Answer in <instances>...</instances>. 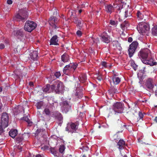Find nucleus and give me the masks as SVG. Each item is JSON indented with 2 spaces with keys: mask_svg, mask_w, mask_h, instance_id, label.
<instances>
[{
  "mask_svg": "<svg viewBox=\"0 0 157 157\" xmlns=\"http://www.w3.org/2000/svg\"><path fill=\"white\" fill-rule=\"evenodd\" d=\"M17 148L20 151H22V148L20 146L18 145L17 147Z\"/></svg>",
  "mask_w": 157,
  "mask_h": 157,
  "instance_id": "50",
  "label": "nucleus"
},
{
  "mask_svg": "<svg viewBox=\"0 0 157 157\" xmlns=\"http://www.w3.org/2000/svg\"><path fill=\"white\" fill-rule=\"evenodd\" d=\"M146 87L150 90L151 92L153 93L154 91L153 88L154 86L153 80L151 78H148L147 80L146 83Z\"/></svg>",
  "mask_w": 157,
  "mask_h": 157,
  "instance_id": "13",
  "label": "nucleus"
},
{
  "mask_svg": "<svg viewBox=\"0 0 157 157\" xmlns=\"http://www.w3.org/2000/svg\"><path fill=\"white\" fill-rule=\"evenodd\" d=\"M50 150L51 151L52 153L53 154H54V149L53 148H50Z\"/></svg>",
  "mask_w": 157,
  "mask_h": 157,
  "instance_id": "54",
  "label": "nucleus"
},
{
  "mask_svg": "<svg viewBox=\"0 0 157 157\" xmlns=\"http://www.w3.org/2000/svg\"><path fill=\"white\" fill-rule=\"evenodd\" d=\"M43 132V130L42 129H37L36 131V135L38 136H42Z\"/></svg>",
  "mask_w": 157,
  "mask_h": 157,
  "instance_id": "35",
  "label": "nucleus"
},
{
  "mask_svg": "<svg viewBox=\"0 0 157 157\" xmlns=\"http://www.w3.org/2000/svg\"><path fill=\"white\" fill-rule=\"evenodd\" d=\"M17 134V131L16 129H12L9 132V135L13 138H14Z\"/></svg>",
  "mask_w": 157,
  "mask_h": 157,
  "instance_id": "29",
  "label": "nucleus"
},
{
  "mask_svg": "<svg viewBox=\"0 0 157 157\" xmlns=\"http://www.w3.org/2000/svg\"><path fill=\"white\" fill-rule=\"evenodd\" d=\"M137 18L138 20H142L143 18V15L140 12V11L138 10L136 13Z\"/></svg>",
  "mask_w": 157,
  "mask_h": 157,
  "instance_id": "33",
  "label": "nucleus"
},
{
  "mask_svg": "<svg viewBox=\"0 0 157 157\" xmlns=\"http://www.w3.org/2000/svg\"><path fill=\"white\" fill-rule=\"evenodd\" d=\"M8 122L9 117L7 113H2L1 119V124L3 125L4 127H7L8 126Z\"/></svg>",
  "mask_w": 157,
  "mask_h": 157,
  "instance_id": "10",
  "label": "nucleus"
},
{
  "mask_svg": "<svg viewBox=\"0 0 157 157\" xmlns=\"http://www.w3.org/2000/svg\"><path fill=\"white\" fill-rule=\"evenodd\" d=\"M29 137V134L28 133H25L22 135L21 136H18L16 138V140L17 143H20L24 139V138L26 137Z\"/></svg>",
  "mask_w": 157,
  "mask_h": 157,
  "instance_id": "25",
  "label": "nucleus"
},
{
  "mask_svg": "<svg viewBox=\"0 0 157 157\" xmlns=\"http://www.w3.org/2000/svg\"><path fill=\"white\" fill-rule=\"evenodd\" d=\"M122 7H123V6H121V7H120L119 8V10L122 9Z\"/></svg>",
  "mask_w": 157,
  "mask_h": 157,
  "instance_id": "63",
  "label": "nucleus"
},
{
  "mask_svg": "<svg viewBox=\"0 0 157 157\" xmlns=\"http://www.w3.org/2000/svg\"><path fill=\"white\" fill-rule=\"evenodd\" d=\"M7 3L9 5H11L13 1L11 0H7Z\"/></svg>",
  "mask_w": 157,
  "mask_h": 157,
  "instance_id": "49",
  "label": "nucleus"
},
{
  "mask_svg": "<svg viewBox=\"0 0 157 157\" xmlns=\"http://www.w3.org/2000/svg\"><path fill=\"white\" fill-rule=\"evenodd\" d=\"M113 109L116 112L121 113L123 112L124 109V104L120 102H117L113 105Z\"/></svg>",
  "mask_w": 157,
  "mask_h": 157,
  "instance_id": "7",
  "label": "nucleus"
},
{
  "mask_svg": "<svg viewBox=\"0 0 157 157\" xmlns=\"http://www.w3.org/2000/svg\"><path fill=\"white\" fill-rule=\"evenodd\" d=\"M29 57L30 59L34 61H36L38 58V53L36 51H34L31 52L29 54Z\"/></svg>",
  "mask_w": 157,
  "mask_h": 157,
  "instance_id": "20",
  "label": "nucleus"
},
{
  "mask_svg": "<svg viewBox=\"0 0 157 157\" xmlns=\"http://www.w3.org/2000/svg\"><path fill=\"white\" fill-rule=\"evenodd\" d=\"M155 95L157 96V89H156L155 91Z\"/></svg>",
  "mask_w": 157,
  "mask_h": 157,
  "instance_id": "61",
  "label": "nucleus"
},
{
  "mask_svg": "<svg viewBox=\"0 0 157 157\" xmlns=\"http://www.w3.org/2000/svg\"><path fill=\"white\" fill-rule=\"evenodd\" d=\"M69 124L70 126V129H69L68 128H66V131H68L69 132L71 133L77 132L79 125V122L78 121H76L75 122H70Z\"/></svg>",
  "mask_w": 157,
  "mask_h": 157,
  "instance_id": "4",
  "label": "nucleus"
},
{
  "mask_svg": "<svg viewBox=\"0 0 157 157\" xmlns=\"http://www.w3.org/2000/svg\"><path fill=\"white\" fill-rule=\"evenodd\" d=\"M21 120H24L27 122L29 124H32V122L30 121L27 116L21 118Z\"/></svg>",
  "mask_w": 157,
  "mask_h": 157,
  "instance_id": "37",
  "label": "nucleus"
},
{
  "mask_svg": "<svg viewBox=\"0 0 157 157\" xmlns=\"http://www.w3.org/2000/svg\"><path fill=\"white\" fill-rule=\"evenodd\" d=\"M52 85H54L55 87L54 89L55 90H59L58 92H55L57 94H59L61 91L62 90L63 86V83L61 82H56L54 84Z\"/></svg>",
  "mask_w": 157,
  "mask_h": 157,
  "instance_id": "19",
  "label": "nucleus"
},
{
  "mask_svg": "<svg viewBox=\"0 0 157 157\" xmlns=\"http://www.w3.org/2000/svg\"><path fill=\"white\" fill-rule=\"evenodd\" d=\"M2 87H0V92H2Z\"/></svg>",
  "mask_w": 157,
  "mask_h": 157,
  "instance_id": "62",
  "label": "nucleus"
},
{
  "mask_svg": "<svg viewBox=\"0 0 157 157\" xmlns=\"http://www.w3.org/2000/svg\"><path fill=\"white\" fill-rule=\"evenodd\" d=\"M154 121H155L156 123H157V117H156L154 119Z\"/></svg>",
  "mask_w": 157,
  "mask_h": 157,
  "instance_id": "56",
  "label": "nucleus"
},
{
  "mask_svg": "<svg viewBox=\"0 0 157 157\" xmlns=\"http://www.w3.org/2000/svg\"><path fill=\"white\" fill-rule=\"evenodd\" d=\"M117 21H114L111 20L110 21L109 23L111 25H113V26H115L117 25Z\"/></svg>",
  "mask_w": 157,
  "mask_h": 157,
  "instance_id": "41",
  "label": "nucleus"
},
{
  "mask_svg": "<svg viewBox=\"0 0 157 157\" xmlns=\"http://www.w3.org/2000/svg\"><path fill=\"white\" fill-rule=\"evenodd\" d=\"M57 21V18L54 16L51 17L48 21L49 24L54 29H56L58 28L56 24Z\"/></svg>",
  "mask_w": 157,
  "mask_h": 157,
  "instance_id": "16",
  "label": "nucleus"
},
{
  "mask_svg": "<svg viewBox=\"0 0 157 157\" xmlns=\"http://www.w3.org/2000/svg\"><path fill=\"white\" fill-rule=\"evenodd\" d=\"M125 145V142L123 139H121L119 140L117 144V146H118V148L120 149H122Z\"/></svg>",
  "mask_w": 157,
  "mask_h": 157,
  "instance_id": "24",
  "label": "nucleus"
},
{
  "mask_svg": "<svg viewBox=\"0 0 157 157\" xmlns=\"http://www.w3.org/2000/svg\"><path fill=\"white\" fill-rule=\"evenodd\" d=\"M138 43L136 41H133L129 45L128 50L129 56L131 57L135 53L137 47L138 45Z\"/></svg>",
  "mask_w": 157,
  "mask_h": 157,
  "instance_id": "5",
  "label": "nucleus"
},
{
  "mask_svg": "<svg viewBox=\"0 0 157 157\" xmlns=\"http://www.w3.org/2000/svg\"><path fill=\"white\" fill-rule=\"evenodd\" d=\"M5 46L3 44H0V49H3L5 48Z\"/></svg>",
  "mask_w": 157,
  "mask_h": 157,
  "instance_id": "48",
  "label": "nucleus"
},
{
  "mask_svg": "<svg viewBox=\"0 0 157 157\" xmlns=\"http://www.w3.org/2000/svg\"><path fill=\"white\" fill-rule=\"evenodd\" d=\"M116 77V75L115 74L113 75L112 77Z\"/></svg>",
  "mask_w": 157,
  "mask_h": 157,
  "instance_id": "64",
  "label": "nucleus"
},
{
  "mask_svg": "<svg viewBox=\"0 0 157 157\" xmlns=\"http://www.w3.org/2000/svg\"><path fill=\"white\" fill-rule=\"evenodd\" d=\"M137 116L136 115V118L134 119L136 122H141L143 121L144 115L143 113L140 111H139L138 113H137Z\"/></svg>",
  "mask_w": 157,
  "mask_h": 157,
  "instance_id": "23",
  "label": "nucleus"
},
{
  "mask_svg": "<svg viewBox=\"0 0 157 157\" xmlns=\"http://www.w3.org/2000/svg\"><path fill=\"white\" fill-rule=\"evenodd\" d=\"M82 94H81V95H80L79 96H78V98H82Z\"/></svg>",
  "mask_w": 157,
  "mask_h": 157,
  "instance_id": "60",
  "label": "nucleus"
},
{
  "mask_svg": "<svg viewBox=\"0 0 157 157\" xmlns=\"http://www.w3.org/2000/svg\"><path fill=\"white\" fill-rule=\"evenodd\" d=\"M78 79L81 82L84 83L87 80V76L86 74H82L79 76Z\"/></svg>",
  "mask_w": 157,
  "mask_h": 157,
  "instance_id": "27",
  "label": "nucleus"
},
{
  "mask_svg": "<svg viewBox=\"0 0 157 157\" xmlns=\"http://www.w3.org/2000/svg\"><path fill=\"white\" fill-rule=\"evenodd\" d=\"M28 17L27 12L26 9L20 10L18 14L16 16L17 18L20 19L23 22L27 20Z\"/></svg>",
  "mask_w": 157,
  "mask_h": 157,
  "instance_id": "6",
  "label": "nucleus"
},
{
  "mask_svg": "<svg viewBox=\"0 0 157 157\" xmlns=\"http://www.w3.org/2000/svg\"><path fill=\"white\" fill-rule=\"evenodd\" d=\"M132 66L133 67V68L135 71H136L137 69V66L136 65L135 63H132Z\"/></svg>",
  "mask_w": 157,
  "mask_h": 157,
  "instance_id": "44",
  "label": "nucleus"
},
{
  "mask_svg": "<svg viewBox=\"0 0 157 157\" xmlns=\"http://www.w3.org/2000/svg\"><path fill=\"white\" fill-rule=\"evenodd\" d=\"M101 40L104 43L108 44L112 41L110 36L108 35L107 33L105 32H104L101 34Z\"/></svg>",
  "mask_w": 157,
  "mask_h": 157,
  "instance_id": "11",
  "label": "nucleus"
},
{
  "mask_svg": "<svg viewBox=\"0 0 157 157\" xmlns=\"http://www.w3.org/2000/svg\"><path fill=\"white\" fill-rule=\"evenodd\" d=\"M55 87L54 85H50L49 84L47 85L46 86L44 89V91L50 93L52 92H58L59 90H55Z\"/></svg>",
  "mask_w": 157,
  "mask_h": 157,
  "instance_id": "14",
  "label": "nucleus"
},
{
  "mask_svg": "<svg viewBox=\"0 0 157 157\" xmlns=\"http://www.w3.org/2000/svg\"><path fill=\"white\" fill-rule=\"evenodd\" d=\"M142 62L144 64L149 65L151 66L155 65L157 64V63L156 62H155L152 58L148 59L147 58V59H146L145 60H143Z\"/></svg>",
  "mask_w": 157,
  "mask_h": 157,
  "instance_id": "17",
  "label": "nucleus"
},
{
  "mask_svg": "<svg viewBox=\"0 0 157 157\" xmlns=\"http://www.w3.org/2000/svg\"><path fill=\"white\" fill-rule=\"evenodd\" d=\"M150 52V50L147 48L141 49L138 53V56L143 62V60H145L148 57Z\"/></svg>",
  "mask_w": 157,
  "mask_h": 157,
  "instance_id": "3",
  "label": "nucleus"
},
{
  "mask_svg": "<svg viewBox=\"0 0 157 157\" xmlns=\"http://www.w3.org/2000/svg\"><path fill=\"white\" fill-rule=\"evenodd\" d=\"M2 104L0 102V110L2 108Z\"/></svg>",
  "mask_w": 157,
  "mask_h": 157,
  "instance_id": "58",
  "label": "nucleus"
},
{
  "mask_svg": "<svg viewBox=\"0 0 157 157\" xmlns=\"http://www.w3.org/2000/svg\"><path fill=\"white\" fill-rule=\"evenodd\" d=\"M129 25L128 21H125L121 24V28L124 31L127 29Z\"/></svg>",
  "mask_w": 157,
  "mask_h": 157,
  "instance_id": "28",
  "label": "nucleus"
},
{
  "mask_svg": "<svg viewBox=\"0 0 157 157\" xmlns=\"http://www.w3.org/2000/svg\"><path fill=\"white\" fill-rule=\"evenodd\" d=\"M43 105V102L42 101H40L37 103L36 106L37 109H40Z\"/></svg>",
  "mask_w": 157,
  "mask_h": 157,
  "instance_id": "34",
  "label": "nucleus"
},
{
  "mask_svg": "<svg viewBox=\"0 0 157 157\" xmlns=\"http://www.w3.org/2000/svg\"><path fill=\"white\" fill-rule=\"evenodd\" d=\"M131 15V14L130 12H128V10H126L124 12V18H126L127 17H130Z\"/></svg>",
  "mask_w": 157,
  "mask_h": 157,
  "instance_id": "38",
  "label": "nucleus"
},
{
  "mask_svg": "<svg viewBox=\"0 0 157 157\" xmlns=\"http://www.w3.org/2000/svg\"><path fill=\"white\" fill-rule=\"evenodd\" d=\"M78 66L77 64L74 63L69 64L66 65L63 68V73L67 75H69L70 74L73 73L76 68Z\"/></svg>",
  "mask_w": 157,
  "mask_h": 157,
  "instance_id": "1",
  "label": "nucleus"
},
{
  "mask_svg": "<svg viewBox=\"0 0 157 157\" xmlns=\"http://www.w3.org/2000/svg\"><path fill=\"white\" fill-rule=\"evenodd\" d=\"M76 34L78 36H80L82 35V32L78 30L76 32Z\"/></svg>",
  "mask_w": 157,
  "mask_h": 157,
  "instance_id": "46",
  "label": "nucleus"
},
{
  "mask_svg": "<svg viewBox=\"0 0 157 157\" xmlns=\"http://www.w3.org/2000/svg\"><path fill=\"white\" fill-rule=\"evenodd\" d=\"M6 127H4L3 125H0V135H1L4 132V129Z\"/></svg>",
  "mask_w": 157,
  "mask_h": 157,
  "instance_id": "39",
  "label": "nucleus"
},
{
  "mask_svg": "<svg viewBox=\"0 0 157 157\" xmlns=\"http://www.w3.org/2000/svg\"><path fill=\"white\" fill-rule=\"evenodd\" d=\"M137 29L140 33H145L149 30V27L144 24L139 23L137 26Z\"/></svg>",
  "mask_w": 157,
  "mask_h": 157,
  "instance_id": "9",
  "label": "nucleus"
},
{
  "mask_svg": "<svg viewBox=\"0 0 157 157\" xmlns=\"http://www.w3.org/2000/svg\"><path fill=\"white\" fill-rule=\"evenodd\" d=\"M61 59L62 61L64 63L67 62L69 59V56L67 54L64 53L62 56Z\"/></svg>",
  "mask_w": 157,
  "mask_h": 157,
  "instance_id": "30",
  "label": "nucleus"
},
{
  "mask_svg": "<svg viewBox=\"0 0 157 157\" xmlns=\"http://www.w3.org/2000/svg\"><path fill=\"white\" fill-rule=\"evenodd\" d=\"M60 105L61 106L62 111L63 113H67L71 109V106L69 103L67 101H63L60 102Z\"/></svg>",
  "mask_w": 157,
  "mask_h": 157,
  "instance_id": "8",
  "label": "nucleus"
},
{
  "mask_svg": "<svg viewBox=\"0 0 157 157\" xmlns=\"http://www.w3.org/2000/svg\"><path fill=\"white\" fill-rule=\"evenodd\" d=\"M151 33L153 35L157 36V25L154 26L151 29Z\"/></svg>",
  "mask_w": 157,
  "mask_h": 157,
  "instance_id": "32",
  "label": "nucleus"
},
{
  "mask_svg": "<svg viewBox=\"0 0 157 157\" xmlns=\"http://www.w3.org/2000/svg\"><path fill=\"white\" fill-rule=\"evenodd\" d=\"M97 78L99 81H100L102 79V78L101 75H99L98 76Z\"/></svg>",
  "mask_w": 157,
  "mask_h": 157,
  "instance_id": "47",
  "label": "nucleus"
},
{
  "mask_svg": "<svg viewBox=\"0 0 157 157\" xmlns=\"http://www.w3.org/2000/svg\"><path fill=\"white\" fill-rule=\"evenodd\" d=\"M120 92L118 87L116 85L112 86L108 90V93L111 96H113L115 94H118Z\"/></svg>",
  "mask_w": 157,
  "mask_h": 157,
  "instance_id": "12",
  "label": "nucleus"
},
{
  "mask_svg": "<svg viewBox=\"0 0 157 157\" xmlns=\"http://www.w3.org/2000/svg\"><path fill=\"white\" fill-rule=\"evenodd\" d=\"M55 75L56 76V77L57 78H59L61 75L60 73L59 72H56L55 73Z\"/></svg>",
  "mask_w": 157,
  "mask_h": 157,
  "instance_id": "45",
  "label": "nucleus"
},
{
  "mask_svg": "<svg viewBox=\"0 0 157 157\" xmlns=\"http://www.w3.org/2000/svg\"><path fill=\"white\" fill-rule=\"evenodd\" d=\"M132 41V38L131 37H129L128 38V41L129 42H131Z\"/></svg>",
  "mask_w": 157,
  "mask_h": 157,
  "instance_id": "51",
  "label": "nucleus"
},
{
  "mask_svg": "<svg viewBox=\"0 0 157 157\" xmlns=\"http://www.w3.org/2000/svg\"><path fill=\"white\" fill-rule=\"evenodd\" d=\"M142 68H143V70H142V72L143 73H144L145 72H146L145 70V69L146 68V67L145 66H143L142 67Z\"/></svg>",
  "mask_w": 157,
  "mask_h": 157,
  "instance_id": "52",
  "label": "nucleus"
},
{
  "mask_svg": "<svg viewBox=\"0 0 157 157\" xmlns=\"http://www.w3.org/2000/svg\"><path fill=\"white\" fill-rule=\"evenodd\" d=\"M41 149H43V150H45L46 149H48V146H44L43 147H42L41 148Z\"/></svg>",
  "mask_w": 157,
  "mask_h": 157,
  "instance_id": "53",
  "label": "nucleus"
},
{
  "mask_svg": "<svg viewBox=\"0 0 157 157\" xmlns=\"http://www.w3.org/2000/svg\"><path fill=\"white\" fill-rule=\"evenodd\" d=\"M44 112L47 115H49L50 114V111L49 109L46 108L44 109Z\"/></svg>",
  "mask_w": 157,
  "mask_h": 157,
  "instance_id": "43",
  "label": "nucleus"
},
{
  "mask_svg": "<svg viewBox=\"0 0 157 157\" xmlns=\"http://www.w3.org/2000/svg\"><path fill=\"white\" fill-rule=\"evenodd\" d=\"M33 82H30L29 83V85L30 86H33Z\"/></svg>",
  "mask_w": 157,
  "mask_h": 157,
  "instance_id": "55",
  "label": "nucleus"
},
{
  "mask_svg": "<svg viewBox=\"0 0 157 157\" xmlns=\"http://www.w3.org/2000/svg\"><path fill=\"white\" fill-rule=\"evenodd\" d=\"M69 14L71 18H74V19L76 17V15L74 11H69Z\"/></svg>",
  "mask_w": 157,
  "mask_h": 157,
  "instance_id": "36",
  "label": "nucleus"
},
{
  "mask_svg": "<svg viewBox=\"0 0 157 157\" xmlns=\"http://www.w3.org/2000/svg\"><path fill=\"white\" fill-rule=\"evenodd\" d=\"M36 23L31 21H27L25 23L24 27V30L29 33L32 32L36 27Z\"/></svg>",
  "mask_w": 157,
  "mask_h": 157,
  "instance_id": "2",
  "label": "nucleus"
},
{
  "mask_svg": "<svg viewBox=\"0 0 157 157\" xmlns=\"http://www.w3.org/2000/svg\"><path fill=\"white\" fill-rule=\"evenodd\" d=\"M13 34L15 36L18 38L23 37L25 35L24 32L21 30L14 31L13 32Z\"/></svg>",
  "mask_w": 157,
  "mask_h": 157,
  "instance_id": "22",
  "label": "nucleus"
},
{
  "mask_svg": "<svg viewBox=\"0 0 157 157\" xmlns=\"http://www.w3.org/2000/svg\"><path fill=\"white\" fill-rule=\"evenodd\" d=\"M82 10H81V9L79 10H78V13L80 14L82 12Z\"/></svg>",
  "mask_w": 157,
  "mask_h": 157,
  "instance_id": "59",
  "label": "nucleus"
},
{
  "mask_svg": "<svg viewBox=\"0 0 157 157\" xmlns=\"http://www.w3.org/2000/svg\"><path fill=\"white\" fill-rule=\"evenodd\" d=\"M112 79L115 85L119 84L121 82V79L118 77H112Z\"/></svg>",
  "mask_w": 157,
  "mask_h": 157,
  "instance_id": "31",
  "label": "nucleus"
},
{
  "mask_svg": "<svg viewBox=\"0 0 157 157\" xmlns=\"http://www.w3.org/2000/svg\"><path fill=\"white\" fill-rule=\"evenodd\" d=\"M73 20L74 22L76 24L77 27L81 29L83 25V21L81 19H78L77 17L75 18Z\"/></svg>",
  "mask_w": 157,
  "mask_h": 157,
  "instance_id": "18",
  "label": "nucleus"
},
{
  "mask_svg": "<svg viewBox=\"0 0 157 157\" xmlns=\"http://www.w3.org/2000/svg\"><path fill=\"white\" fill-rule=\"evenodd\" d=\"M137 113L135 110L131 109L127 112L126 116L131 120H134L136 118L135 115Z\"/></svg>",
  "mask_w": 157,
  "mask_h": 157,
  "instance_id": "15",
  "label": "nucleus"
},
{
  "mask_svg": "<svg viewBox=\"0 0 157 157\" xmlns=\"http://www.w3.org/2000/svg\"><path fill=\"white\" fill-rule=\"evenodd\" d=\"M58 40L57 36L56 35L54 36L50 39V45H59V44L58 43Z\"/></svg>",
  "mask_w": 157,
  "mask_h": 157,
  "instance_id": "21",
  "label": "nucleus"
},
{
  "mask_svg": "<svg viewBox=\"0 0 157 157\" xmlns=\"http://www.w3.org/2000/svg\"><path fill=\"white\" fill-rule=\"evenodd\" d=\"M105 10L107 13L111 14L114 11V7L111 4L105 6Z\"/></svg>",
  "mask_w": 157,
  "mask_h": 157,
  "instance_id": "26",
  "label": "nucleus"
},
{
  "mask_svg": "<svg viewBox=\"0 0 157 157\" xmlns=\"http://www.w3.org/2000/svg\"><path fill=\"white\" fill-rule=\"evenodd\" d=\"M64 150L65 147L63 145H62L60 146L59 149V151L61 153H63V152L64 151Z\"/></svg>",
  "mask_w": 157,
  "mask_h": 157,
  "instance_id": "40",
  "label": "nucleus"
},
{
  "mask_svg": "<svg viewBox=\"0 0 157 157\" xmlns=\"http://www.w3.org/2000/svg\"><path fill=\"white\" fill-rule=\"evenodd\" d=\"M35 157H42V156L40 154H38L36 155Z\"/></svg>",
  "mask_w": 157,
  "mask_h": 157,
  "instance_id": "57",
  "label": "nucleus"
},
{
  "mask_svg": "<svg viewBox=\"0 0 157 157\" xmlns=\"http://www.w3.org/2000/svg\"><path fill=\"white\" fill-rule=\"evenodd\" d=\"M101 64L103 66L105 67H107L108 66V63L105 62L103 61L101 62Z\"/></svg>",
  "mask_w": 157,
  "mask_h": 157,
  "instance_id": "42",
  "label": "nucleus"
}]
</instances>
